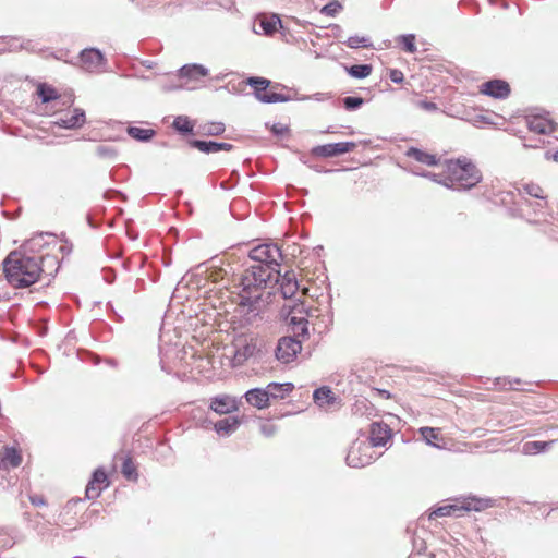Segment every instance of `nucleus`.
Listing matches in <instances>:
<instances>
[{
  "mask_svg": "<svg viewBox=\"0 0 558 558\" xmlns=\"http://www.w3.org/2000/svg\"><path fill=\"white\" fill-rule=\"evenodd\" d=\"M248 258L253 264L247 266L241 276L242 289L238 298L240 306H246L250 312H255L263 291L279 281L283 256L277 244L264 243L250 250Z\"/></svg>",
  "mask_w": 558,
  "mask_h": 558,
  "instance_id": "obj_1",
  "label": "nucleus"
},
{
  "mask_svg": "<svg viewBox=\"0 0 558 558\" xmlns=\"http://www.w3.org/2000/svg\"><path fill=\"white\" fill-rule=\"evenodd\" d=\"M8 282L14 288H28L35 283V262L25 251H14L3 262Z\"/></svg>",
  "mask_w": 558,
  "mask_h": 558,
  "instance_id": "obj_2",
  "label": "nucleus"
},
{
  "mask_svg": "<svg viewBox=\"0 0 558 558\" xmlns=\"http://www.w3.org/2000/svg\"><path fill=\"white\" fill-rule=\"evenodd\" d=\"M449 175L450 190L469 191L482 181V172L476 165L466 157H459L446 161Z\"/></svg>",
  "mask_w": 558,
  "mask_h": 558,
  "instance_id": "obj_3",
  "label": "nucleus"
},
{
  "mask_svg": "<svg viewBox=\"0 0 558 558\" xmlns=\"http://www.w3.org/2000/svg\"><path fill=\"white\" fill-rule=\"evenodd\" d=\"M270 81L265 77L251 76L246 80V84L254 89V95L257 100L263 104H276V102H288L292 100L289 95L267 90L270 85Z\"/></svg>",
  "mask_w": 558,
  "mask_h": 558,
  "instance_id": "obj_4",
  "label": "nucleus"
},
{
  "mask_svg": "<svg viewBox=\"0 0 558 558\" xmlns=\"http://www.w3.org/2000/svg\"><path fill=\"white\" fill-rule=\"evenodd\" d=\"M375 459L374 449L366 440H355L349 448L345 463L350 468H364Z\"/></svg>",
  "mask_w": 558,
  "mask_h": 558,
  "instance_id": "obj_5",
  "label": "nucleus"
},
{
  "mask_svg": "<svg viewBox=\"0 0 558 558\" xmlns=\"http://www.w3.org/2000/svg\"><path fill=\"white\" fill-rule=\"evenodd\" d=\"M302 351V343L298 336L281 337L275 348V356L281 364L293 362Z\"/></svg>",
  "mask_w": 558,
  "mask_h": 558,
  "instance_id": "obj_6",
  "label": "nucleus"
},
{
  "mask_svg": "<svg viewBox=\"0 0 558 558\" xmlns=\"http://www.w3.org/2000/svg\"><path fill=\"white\" fill-rule=\"evenodd\" d=\"M37 283L47 279L44 283L48 286L59 269V259L50 253L37 256Z\"/></svg>",
  "mask_w": 558,
  "mask_h": 558,
  "instance_id": "obj_7",
  "label": "nucleus"
},
{
  "mask_svg": "<svg viewBox=\"0 0 558 558\" xmlns=\"http://www.w3.org/2000/svg\"><path fill=\"white\" fill-rule=\"evenodd\" d=\"M356 147L354 142H339L314 146L311 155L320 158L337 157L352 151Z\"/></svg>",
  "mask_w": 558,
  "mask_h": 558,
  "instance_id": "obj_8",
  "label": "nucleus"
},
{
  "mask_svg": "<svg viewBox=\"0 0 558 558\" xmlns=\"http://www.w3.org/2000/svg\"><path fill=\"white\" fill-rule=\"evenodd\" d=\"M82 66L88 72H98L106 65L105 54L97 48H85L80 53Z\"/></svg>",
  "mask_w": 558,
  "mask_h": 558,
  "instance_id": "obj_9",
  "label": "nucleus"
},
{
  "mask_svg": "<svg viewBox=\"0 0 558 558\" xmlns=\"http://www.w3.org/2000/svg\"><path fill=\"white\" fill-rule=\"evenodd\" d=\"M86 123V113L82 108H74L71 114L68 112L64 117L57 118L52 124L65 130H78Z\"/></svg>",
  "mask_w": 558,
  "mask_h": 558,
  "instance_id": "obj_10",
  "label": "nucleus"
},
{
  "mask_svg": "<svg viewBox=\"0 0 558 558\" xmlns=\"http://www.w3.org/2000/svg\"><path fill=\"white\" fill-rule=\"evenodd\" d=\"M108 476L104 469L98 468L96 469L93 474L92 478L89 480L86 489L85 495L87 499H96L100 496L102 489H105L108 486Z\"/></svg>",
  "mask_w": 558,
  "mask_h": 558,
  "instance_id": "obj_11",
  "label": "nucleus"
},
{
  "mask_svg": "<svg viewBox=\"0 0 558 558\" xmlns=\"http://www.w3.org/2000/svg\"><path fill=\"white\" fill-rule=\"evenodd\" d=\"M392 430L388 424L383 422H373L371 424L368 444L374 449L375 447L385 446L391 438Z\"/></svg>",
  "mask_w": 558,
  "mask_h": 558,
  "instance_id": "obj_12",
  "label": "nucleus"
},
{
  "mask_svg": "<svg viewBox=\"0 0 558 558\" xmlns=\"http://www.w3.org/2000/svg\"><path fill=\"white\" fill-rule=\"evenodd\" d=\"M481 92L495 99H506L510 93V85L504 80H490L482 84Z\"/></svg>",
  "mask_w": 558,
  "mask_h": 558,
  "instance_id": "obj_13",
  "label": "nucleus"
},
{
  "mask_svg": "<svg viewBox=\"0 0 558 558\" xmlns=\"http://www.w3.org/2000/svg\"><path fill=\"white\" fill-rule=\"evenodd\" d=\"M187 144L190 147L198 149L204 154H213L218 153L220 150L230 151L234 148V146L230 143L226 142H216V141H205V140H189Z\"/></svg>",
  "mask_w": 558,
  "mask_h": 558,
  "instance_id": "obj_14",
  "label": "nucleus"
},
{
  "mask_svg": "<svg viewBox=\"0 0 558 558\" xmlns=\"http://www.w3.org/2000/svg\"><path fill=\"white\" fill-rule=\"evenodd\" d=\"M314 402L322 409H330L340 403V399L333 393L329 386H322L314 390Z\"/></svg>",
  "mask_w": 558,
  "mask_h": 558,
  "instance_id": "obj_15",
  "label": "nucleus"
},
{
  "mask_svg": "<svg viewBox=\"0 0 558 558\" xmlns=\"http://www.w3.org/2000/svg\"><path fill=\"white\" fill-rule=\"evenodd\" d=\"M280 292L283 299H292L299 290V282L293 270L286 271L284 275H280L279 281Z\"/></svg>",
  "mask_w": 558,
  "mask_h": 558,
  "instance_id": "obj_16",
  "label": "nucleus"
},
{
  "mask_svg": "<svg viewBox=\"0 0 558 558\" xmlns=\"http://www.w3.org/2000/svg\"><path fill=\"white\" fill-rule=\"evenodd\" d=\"M209 408L218 414H229L238 410V402L229 396H217L211 399Z\"/></svg>",
  "mask_w": 558,
  "mask_h": 558,
  "instance_id": "obj_17",
  "label": "nucleus"
},
{
  "mask_svg": "<svg viewBox=\"0 0 558 558\" xmlns=\"http://www.w3.org/2000/svg\"><path fill=\"white\" fill-rule=\"evenodd\" d=\"M244 398L250 405L257 409H266L270 404L265 388H252L244 393Z\"/></svg>",
  "mask_w": 558,
  "mask_h": 558,
  "instance_id": "obj_18",
  "label": "nucleus"
},
{
  "mask_svg": "<svg viewBox=\"0 0 558 558\" xmlns=\"http://www.w3.org/2000/svg\"><path fill=\"white\" fill-rule=\"evenodd\" d=\"M178 74L181 78H187L190 81H198L202 77L208 75V69H206L202 64L191 63L184 64L178 71Z\"/></svg>",
  "mask_w": 558,
  "mask_h": 558,
  "instance_id": "obj_19",
  "label": "nucleus"
},
{
  "mask_svg": "<svg viewBox=\"0 0 558 558\" xmlns=\"http://www.w3.org/2000/svg\"><path fill=\"white\" fill-rule=\"evenodd\" d=\"M241 425V420L236 416H228L217 421L214 424L215 432L220 436H230Z\"/></svg>",
  "mask_w": 558,
  "mask_h": 558,
  "instance_id": "obj_20",
  "label": "nucleus"
},
{
  "mask_svg": "<svg viewBox=\"0 0 558 558\" xmlns=\"http://www.w3.org/2000/svg\"><path fill=\"white\" fill-rule=\"evenodd\" d=\"M37 98L40 99L43 105L47 106L50 102H54L52 107H56L61 95L53 86L47 83H37Z\"/></svg>",
  "mask_w": 558,
  "mask_h": 558,
  "instance_id": "obj_21",
  "label": "nucleus"
},
{
  "mask_svg": "<svg viewBox=\"0 0 558 558\" xmlns=\"http://www.w3.org/2000/svg\"><path fill=\"white\" fill-rule=\"evenodd\" d=\"M294 388V385L292 383H269L265 390L268 395V399L270 400H278L283 399L288 393H290Z\"/></svg>",
  "mask_w": 558,
  "mask_h": 558,
  "instance_id": "obj_22",
  "label": "nucleus"
},
{
  "mask_svg": "<svg viewBox=\"0 0 558 558\" xmlns=\"http://www.w3.org/2000/svg\"><path fill=\"white\" fill-rule=\"evenodd\" d=\"M262 33L266 36H272L278 28H283L282 21L280 20L278 14H272L271 16H262L257 23Z\"/></svg>",
  "mask_w": 558,
  "mask_h": 558,
  "instance_id": "obj_23",
  "label": "nucleus"
},
{
  "mask_svg": "<svg viewBox=\"0 0 558 558\" xmlns=\"http://www.w3.org/2000/svg\"><path fill=\"white\" fill-rule=\"evenodd\" d=\"M405 156L426 166H437L440 161L436 155L426 153L417 147H410L405 151Z\"/></svg>",
  "mask_w": 558,
  "mask_h": 558,
  "instance_id": "obj_24",
  "label": "nucleus"
},
{
  "mask_svg": "<svg viewBox=\"0 0 558 558\" xmlns=\"http://www.w3.org/2000/svg\"><path fill=\"white\" fill-rule=\"evenodd\" d=\"M557 124L553 120L534 117L529 121V129L537 134H550L556 131Z\"/></svg>",
  "mask_w": 558,
  "mask_h": 558,
  "instance_id": "obj_25",
  "label": "nucleus"
},
{
  "mask_svg": "<svg viewBox=\"0 0 558 558\" xmlns=\"http://www.w3.org/2000/svg\"><path fill=\"white\" fill-rule=\"evenodd\" d=\"M493 506H494V500L490 498L470 497L464 500V502L461 505L460 508L463 510V512H468V511H482V510L487 509Z\"/></svg>",
  "mask_w": 558,
  "mask_h": 558,
  "instance_id": "obj_26",
  "label": "nucleus"
},
{
  "mask_svg": "<svg viewBox=\"0 0 558 558\" xmlns=\"http://www.w3.org/2000/svg\"><path fill=\"white\" fill-rule=\"evenodd\" d=\"M259 352L256 341L253 339L250 342L244 343L241 348L235 351L234 359L239 363H242L251 357H254Z\"/></svg>",
  "mask_w": 558,
  "mask_h": 558,
  "instance_id": "obj_27",
  "label": "nucleus"
},
{
  "mask_svg": "<svg viewBox=\"0 0 558 558\" xmlns=\"http://www.w3.org/2000/svg\"><path fill=\"white\" fill-rule=\"evenodd\" d=\"M461 505L457 504H450V505H444L436 508L434 511L430 512L428 519L434 518H442V517H451L456 515L459 517L463 512V510L460 508Z\"/></svg>",
  "mask_w": 558,
  "mask_h": 558,
  "instance_id": "obj_28",
  "label": "nucleus"
},
{
  "mask_svg": "<svg viewBox=\"0 0 558 558\" xmlns=\"http://www.w3.org/2000/svg\"><path fill=\"white\" fill-rule=\"evenodd\" d=\"M126 133L130 137L142 143L149 142L156 135V131L154 129H143L132 125L128 126Z\"/></svg>",
  "mask_w": 558,
  "mask_h": 558,
  "instance_id": "obj_29",
  "label": "nucleus"
},
{
  "mask_svg": "<svg viewBox=\"0 0 558 558\" xmlns=\"http://www.w3.org/2000/svg\"><path fill=\"white\" fill-rule=\"evenodd\" d=\"M173 129L182 135H191L194 131L192 121L186 116H179L172 123Z\"/></svg>",
  "mask_w": 558,
  "mask_h": 558,
  "instance_id": "obj_30",
  "label": "nucleus"
},
{
  "mask_svg": "<svg viewBox=\"0 0 558 558\" xmlns=\"http://www.w3.org/2000/svg\"><path fill=\"white\" fill-rule=\"evenodd\" d=\"M347 73L354 78H366L371 75L373 66L371 64H353L345 68Z\"/></svg>",
  "mask_w": 558,
  "mask_h": 558,
  "instance_id": "obj_31",
  "label": "nucleus"
},
{
  "mask_svg": "<svg viewBox=\"0 0 558 558\" xmlns=\"http://www.w3.org/2000/svg\"><path fill=\"white\" fill-rule=\"evenodd\" d=\"M121 473L128 481L136 482L138 480L137 468L131 457L123 460Z\"/></svg>",
  "mask_w": 558,
  "mask_h": 558,
  "instance_id": "obj_32",
  "label": "nucleus"
},
{
  "mask_svg": "<svg viewBox=\"0 0 558 558\" xmlns=\"http://www.w3.org/2000/svg\"><path fill=\"white\" fill-rule=\"evenodd\" d=\"M420 434L422 435L427 445L435 448L441 447L437 442L439 440V429L433 427H421Z\"/></svg>",
  "mask_w": 558,
  "mask_h": 558,
  "instance_id": "obj_33",
  "label": "nucleus"
},
{
  "mask_svg": "<svg viewBox=\"0 0 558 558\" xmlns=\"http://www.w3.org/2000/svg\"><path fill=\"white\" fill-rule=\"evenodd\" d=\"M551 446V441H527L523 446L525 454H536L546 451Z\"/></svg>",
  "mask_w": 558,
  "mask_h": 558,
  "instance_id": "obj_34",
  "label": "nucleus"
},
{
  "mask_svg": "<svg viewBox=\"0 0 558 558\" xmlns=\"http://www.w3.org/2000/svg\"><path fill=\"white\" fill-rule=\"evenodd\" d=\"M95 151L101 159L114 160L118 157L117 148L110 144H99Z\"/></svg>",
  "mask_w": 558,
  "mask_h": 558,
  "instance_id": "obj_35",
  "label": "nucleus"
},
{
  "mask_svg": "<svg viewBox=\"0 0 558 558\" xmlns=\"http://www.w3.org/2000/svg\"><path fill=\"white\" fill-rule=\"evenodd\" d=\"M415 174H417L420 177L427 178V179L432 180L433 182H436L440 185L446 186L447 189H451V186L449 185L450 181H449L448 173L441 174V173H433L429 171H423V172H415Z\"/></svg>",
  "mask_w": 558,
  "mask_h": 558,
  "instance_id": "obj_36",
  "label": "nucleus"
},
{
  "mask_svg": "<svg viewBox=\"0 0 558 558\" xmlns=\"http://www.w3.org/2000/svg\"><path fill=\"white\" fill-rule=\"evenodd\" d=\"M226 128L222 122H209L202 126V134L207 136H219L225 132Z\"/></svg>",
  "mask_w": 558,
  "mask_h": 558,
  "instance_id": "obj_37",
  "label": "nucleus"
},
{
  "mask_svg": "<svg viewBox=\"0 0 558 558\" xmlns=\"http://www.w3.org/2000/svg\"><path fill=\"white\" fill-rule=\"evenodd\" d=\"M345 45L352 49L372 47V43L368 37L357 35L349 37L348 40L345 41Z\"/></svg>",
  "mask_w": 558,
  "mask_h": 558,
  "instance_id": "obj_38",
  "label": "nucleus"
},
{
  "mask_svg": "<svg viewBox=\"0 0 558 558\" xmlns=\"http://www.w3.org/2000/svg\"><path fill=\"white\" fill-rule=\"evenodd\" d=\"M398 41L402 45L404 51L414 53L416 51L415 36L413 34L400 35Z\"/></svg>",
  "mask_w": 558,
  "mask_h": 558,
  "instance_id": "obj_39",
  "label": "nucleus"
},
{
  "mask_svg": "<svg viewBox=\"0 0 558 558\" xmlns=\"http://www.w3.org/2000/svg\"><path fill=\"white\" fill-rule=\"evenodd\" d=\"M342 104L345 110L354 111L360 109L364 104V98L360 96H347L342 98Z\"/></svg>",
  "mask_w": 558,
  "mask_h": 558,
  "instance_id": "obj_40",
  "label": "nucleus"
},
{
  "mask_svg": "<svg viewBox=\"0 0 558 558\" xmlns=\"http://www.w3.org/2000/svg\"><path fill=\"white\" fill-rule=\"evenodd\" d=\"M342 9L343 7L339 1L332 0L322 8L320 13L326 16L335 17Z\"/></svg>",
  "mask_w": 558,
  "mask_h": 558,
  "instance_id": "obj_41",
  "label": "nucleus"
},
{
  "mask_svg": "<svg viewBox=\"0 0 558 558\" xmlns=\"http://www.w3.org/2000/svg\"><path fill=\"white\" fill-rule=\"evenodd\" d=\"M51 243L53 244V246H57V244H58L57 236L53 233H49V232L38 233L37 232V242H36L37 247L43 248L45 245L49 246Z\"/></svg>",
  "mask_w": 558,
  "mask_h": 558,
  "instance_id": "obj_42",
  "label": "nucleus"
},
{
  "mask_svg": "<svg viewBox=\"0 0 558 558\" xmlns=\"http://www.w3.org/2000/svg\"><path fill=\"white\" fill-rule=\"evenodd\" d=\"M522 191H524L526 194H529L532 197L544 199L545 195L543 193V189L534 183H526L523 184Z\"/></svg>",
  "mask_w": 558,
  "mask_h": 558,
  "instance_id": "obj_43",
  "label": "nucleus"
},
{
  "mask_svg": "<svg viewBox=\"0 0 558 558\" xmlns=\"http://www.w3.org/2000/svg\"><path fill=\"white\" fill-rule=\"evenodd\" d=\"M426 541L420 536H414L413 538V550L411 554H428L426 551Z\"/></svg>",
  "mask_w": 558,
  "mask_h": 558,
  "instance_id": "obj_44",
  "label": "nucleus"
},
{
  "mask_svg": "<svg viewBox=\"0 0 558 558\" xmlns=\"http://www.w3.org/2000/svg\"><path fill=\"white\" fill-rule=\"evenodd\" d=\"M513 383L520 384L521 380L519 378H514L513 380H510L508 378H497L496 385L499 386L501 389H513Z\"/></svg>",
  "mask_w": 558,
  "mask_h": 558,
  "instance_id": "obj_45",
  "label": "nucleus"
},
{
  "mask_svg": "<svg viewBox=\"0 0 558 558\" xmlns=\"http://www.w3.org/2000/svg\"><path fill=\"white\" fill-rule=\"evenodd\" d=\"M270 130L275 136H282V135L289 133V128L281 123H274L271 125Z\"/></svg>",
  "mask_w": 558,
  "mask_h": 558,
  "instance_id": "obj_46",
  "label": "nucleus"
},
{
  "mask_svg": "<svg viewBox=\"0 0 558 558\" xmlns=\"http://www.w3.org/2000/svg\"><path fill=\"white\" fill-rule=\"evenodd\" d=\"M417 107L429 112H434L438 110V106L436 102L429 100H420L417 101Z\"/></svg>",
  "mask_w": 558,
  "mask_h": 558,
  "instance_id": "obj_47",
  "label": "nucleus"
},
{
  "mask_svg": "<svg viewBox=\"0 0 558 558\" xmlns=\"http://www.w3.org/2000/svg\"><path fill=\"white\" fill-rule=\"evenodd\" d=\"M389 78L391 82H393L396 84H400L403 82L404 75H403L402 71H400L398 69H391L389 71Z\"/></svg>",
  "mask_w": 558,
  "mask_h": 558,
  "instance_id": "obj_48",
  "label": "nucleus"
},
{
  "mask_svg": "<svg viewBox=\"0 0 558 558\" xmlns=\"http://www.w3.org/2000/svg\"><path fill=\"white\" fill-rule=\"evenodd\" d=\"M37 335L38 336H45L47 333V326L45 319H37Z\"/></svg>",
  "mask_w": 558,
  "mask_h": 558,
  "instance_id": "obj_49",
  "label": "nucleus"
},
{
  "mask_svg": "<svg viewBox=\"0 0 558 558\" xmlns=\"http://www.w3.org/2000/svg\"><path fill=\"white\" fill-rule=\"evenodd\" d=\"M298 325H299V329H300V331L298 332V336H300V335L304 336V335L308 333L307 320L302 319Z\"/></svg>",
  "mask_w": 558,
  "mask_h": 558,
  "instance_id": "obj_50",
  "label": "nucleus"
},
{
  "mask_svg": "<svg viewBox=\"0 0 558 558\" xmlns=\"http://www.w3.org/2000/svg\"><path fill=\"white\" fill-rule=\"evenodd\" d=\"M260 429H262V433L267 437L272 436L275 433V426H272V425H263Z\"/></svg>",
  "mask_w": 558,
  "mask_h": 558,
  "instance_id": "obj_51",
  "label": "nucleus"
},
{
  "mask_svg": "<svg viewBox=\"0 0 558 558\" xmlns=\"http://www.w3.org/2000/svg\"><path fill=\"white\" fill-rule=\"evenodd\" d=\"M308 167L314 170L315 172H318V173H329V172H333L335 170L333 169H325L323 167H319L317 165H308Z\"/></svg>",
  "mask_w": 558,
  "mask_h": 558,
  "instance_id": "obj_52",
  "label": "nucleus"
},
{
  "mask_svg": "<svg viewBox=\"0 0 558 558\" xmlns=\"http://www.w3.org/2000/svg\"><path fill=\"white\" fill-rule=\"evenodd\" d=\"M409 558H435V554L434 553H428V554H411L409 556Z\"/></svg>",
  "mask_w": 558,
  "mask_h": 558,
  "instance_id": "obj_53",
  "label": "nucleus"
},
{
  "mask_svg": "<svg viewBox=\"0 0 558 558\" xmlns=\"http://www.w3.org/2000/svg\"><path fill=\"white\" fill-rule=\"evenodd\" d=\"M73 104H74L73 94L69 95L68 97H64L61 102L62 106H68V107H71Z\"/></svg>",
  "mask_w": 558,
  "mask_h": 558,
  "instance_id": "obj_54",
  "label": "nucleus"
},
{
  "mask_svg": "<svg viewBox=\"0 0 558 558\" xmlns=\"http://www.w3.org/2000/svg\"><path fill=\"white\" fill-rule=\"evenodd\" d=\"M545 157L546 159H553L554 161L558 162V150L554 153L546 151Z\"/></svg>",
  "mask_w": 558,
  "mask_h": 558,
  "instance_id": "obj_55",
  "label": "nucleus"
},
{
  "mask_svg": "<svg viewBox=\"0 0 558 558\" xmlns=\"http://www.w3.org/2000/svg\"><path fill=\"white\" fill-rule=\"evenodd\" d=\"M313 98L317 101H323L327 98H330V96H328L327 94H323V93H316L313 95Z\"/></svg>",
  "mask_w": 558,
  "mask_h": 558,
  "instance_id": "obj_56",
  "label": "nucleus"
},
{
  "mask_svg": "<svg viewBox=\"0 0 558 558\" xmlns=\"http://www.w3.org/2000/svg\"><path fill=\"white\" fill-rule=\"evenodd\" d=\"M87 221L92 228H97V223L92 219L90 216H87Z\"/></svg>",
  "mask_w": 558,
  "mask_h": 558,
  "instance_id": "obj_57",
  "label": "nucleus"
},
{
  "mask_svg": "<svg viewBox=\"0 0 558 558\" xmlns=\"http://www.w3.org/2000/svg\"><path fill=\"white\" fill-rule=\"evenodd\" d=\"M46 505L43 497L37 496V507Z\"/></svg>",
  "mask_w": 558,
  "mask_h": 558,
  "instance_id": "obj_58",
  "label": "nucleus"
},
{
  "mask_svg": "<svg viewBox=\"0 0 558 558\" xmlns=\"http://www.w3.org/2000/svg\"><path fill=\"white\" fill-rule=\"evenodd\" d=\"M78 501H81V499H78V500H70V501H68V504H66V508H68V509H70V507H71V505H72V504H76V502H78Z\"/></svg>",
  "mask_w": 558,
  "mask_h": 558,
  "instance_id": "obj_59",
  "label": "nucleus"
},
{
  "mask_svg": "<svg viewBox=\"0 0 558 558\" xmlns=\"http://www.w3.org/2000/svg\"><path fill=\"white\" fill-rule=\"evenodd\" d=\"M36 372H37V376H38L44 373V369L37 364Z\"/></svg>",
  "mask_w": 558,
  "mask_h": 558,
  "instance_id": "obj_60",
  "label": "nucleus"
},
{
  "mask_svg": "<svg viewBox=\"0 0 558 558\" xmlns=\"http://www.w3.org/2000/svg\"><path fill=\"white\" fill-rule=\"evenodd\" d=\"M109 193H112V194H119V195H121V192H120V191H116V190L108 191V192L106 193V195H107V194H109Z\"/></svg>",
  "mask_w": 558,
  "mask_h": 558,
  "instance_id": "obj_61",
  "label": "nucleus"
},
{
  "mask_svg": "<svg viewBox=\"0 0 558 558\" xmlns=\"http://www.w3.org/2000/svg\"><path fill=\"white\" fill-rule=\"evenodd\" d=\"M36 112H37V114H44L39 105H37Z\"/></svg>",
  "mask_w": 558,
  "mask_h": 558,
  "instance_id": "obj_62",
  "label": "nucleus"
},
{
  "mask_svg": "<svg viewBox=\"0 0 558 558\" xmlns=\"http://www.w3.org/2000/svg\"><path fill=\"white\" fill-rule=\"evenodd\" d=\"M232 175H235L236 178H239V173H238V171H236V170H233V171H232Z\"/></svg>",
  "mask_w": 558,
  "mask_h": 558,
  "instance_id": "obj_63",
  "label": "nucleus"
},
{
  "mask_svg": "<svg viewBox=\"0 0 558 558\" xmlns=\"http://www.w3.org/2000/svg\"><path fill=\"white\" fill-rule=\"evenodd\" d=\"M36 353H37V357L39 356L40 353L44 354V352L41 350H39V349L36 350Z\"/></svg>",
  "mask_w": 558,
  "mask_h": 558,
  "instance_id": "obj_64",
  "label": "nucleus"
}]
</instances>
